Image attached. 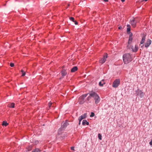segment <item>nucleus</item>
<instances>
[{"mask_svg":"<svg viewBox=\"0 0 152 152\" xmlns=\"http://www.w3.org/2000/svg\"><path fill=\"white\" fill-rule=\"evenodd\" d=\"M104 0V1L105 2H107L108 1V0Z\"/></svg>","mask_w":152,"mask_h":152,"instance_id":"41","label":"nucleus"},{"mask_svg":"<svg viewBox=\"0 0 152 152\" xmlns=\"http://www.w3.org/2000/svg\"><path fill=\"white\" fill-rule=\"evenodd\" d=\"M79 121V125H80V124L81 121H80V120H78Z\"/></svg>","mask_w":152,"mask_h":152,"instance_id":"36","label":"nucleus"},{"mask_svg":"<svg viewBox=\"0 0 152 152\" xmlns=\"http://www.w3.org/2000/svg\"><path fill=\"white\" fill-rule=\"evenodd\" d=\"M107 54L106 53L104 56L103 57L99 60V62L101 64H103L104 63L107 58Z\"/></svg>","mask_w":152,"mask_h":152,"instance_id":"6","label":"nucleus"},{"mask_svg":"<svg viewBox=\"0 0 152 152\" xmlns=\"http://www.w3.org/2000/svg\"><path fill=\"white\" fill-rule=\"evenodd\" d=\"M118 28L119 29H120L122 28V27L121 26H120L118 27Z\"/></svg>","mask_w":152,"mask_h":152,"instance_id":"37","label":"nucleus"},{"mask_svg":"<svg viewBox=\"0 0 152 152\" xmlns=\"http://www.w3.org/2000/svg\"><path fill=\"white\" fill-rule=\"evenodd\" d=\"M77 70V66H74L71 70V72H75Z\"/></svg>","mask_w":152,"mask_h":152,"instance_id":"16","label":"nucleus"},{"mask_svg":"<svg viewBox=\"0 0 152 152\" xmlns=\"http://www.w3.org/2000/svg\"><path fill=\"white\" fill-rule=\"evenodd\" d=\"M40 150L38 148H36L32 152H40ZM43 152H45L44 151Z\"/></svg>","mask_w":152,"mask_h":152,"instance_id":"20","label":"nucleus"},{"mask_svg":"<svg viewBox=\"0 0 152 152\" xmlns=\"http://www.w3.org/2000/svg\"><path fill=\"white\" fill-rule=\"evenodd\" d=\"M105 83L104 80H102L99 83V85L100 86H103V85L105 84Z\"/></svg>","mask_w":152,"mask_h":152,"instance_id":"13","label":"nucleus"},{"mask_svg":"<svg viewBox=\"0 0 152 152\" xmlns=\"http://www.w3.org/2000/svg\"><path fill=\"white\" fill-rule=\"evenodd\" d=\"M21 72L22 73L23 72H24V71L22 69L21 70Z\"/></svg>","mask_w":152,"mask_h":152,"instance_id":"38","label":"nucleus"},{"mask_svg":"<svg viewBox=\"0 0 152 152\" xmlns=\"http://www.w3.org/2000/svg\"><path fill=\"white\" fill-rule=\"evenodd\" d=\"M137 95L140 96L141 98L144 96V94L141 90H137L136 91Z\"/></svg>","mask_w":152,"mask_h":152,"instance_id":"7","label":"nucleus"},{"mask_svg":"<svg viewBox=\"0 0 152 152\" xmlns=\"http://www.w3.org/2000/svg\"><path fill=\"white\" fill-rule=\"evenodd\" d=\"M137 21L134 18H132L130 20V23L133 28H135L136 26Z\"/></svg>","mask_w":152,"mask_h":152,"instance_id":"5","label":"nucleus"},{"mask_svg":"<svg viewBox=\"0 0 152 152\" xmlns=\"http://www.w3.org/2000/svg\"><path fill=\"white\" fill-rule=\"evenodd\" d=\"M87 94H85L80 96L78 102L80 104H83L85 102L84 99L86 97Z\"/></svg>","mask_w":152,"mask_h":152,"instance_id":"3","label":"nucleus"},{"mask_svg":"<svg viewBox=\"0 0 152 152\" xmlns=\"http://www.w3.org/2000/svg\"><path fill=\"white\" fill-rule=\"evenodd\" d=\"M123 61L126 64H127L132 60L131 56L129 53L125 54L123 56Z\"/></svg>","mask_w":152,"mask_h":152,"instance_id":"1","label":"nucleus"},{"mask_svg":"<svg viewBox=\"0 0 152 152\" xmlns=\"http://www.w3.org/2000/svg\"><path fill=\"white\" fill-rule=\"evenodd\" d=\"M61 75L62 76L64 77L65 76L67 73L65 70H62L61 72Z\"/></svg>","mask_w":152,"mask_h":152,"instance_id":"18","label":"nucleus"},{"mask_svg":"<svg viewBox=\"0 0 152 152\" xmlns=\"http://www.w3.org/2000/svg\"><path fill=\"white\" fill-rule=\"evenodd\" d=\"M130 31V27H128L127 28V31Z\"/></svg>","mask_w":152,"mask_h":152,"instance_id":"29","label":"nucleus"},{"mask_svg":"<svg viewBox=\"0 0 152 152\" xmlns=\"http://www.w3.org/2000/svg\"><path fill=\"white\" fill-rule=\"evenodd\" d=\"M68 125L69 124L66 121L64 122H63L61 124V128L59 129L58 130V133L59 134H60V132L61 131V130L66 128Z\"/></svg>","mask_w":152,"mask_h":152,"instance_id":"2","label":"nucleus"},{"mask_svg":"<svg viewBox=\"0 0 152 152\" xmlns=\"http://www.w3.org/2000/svg\"><path fill=\"white\" fill-rule=\"evenodd\" d=\"M8 107H10L14 108L15 107V104L14 103H11L8 104Z\"/></svg>","mask_w":152,"mask_h":152,"instance_id":"15","label":"nucleus"},{"mask_svg":"<svg viewBox=\"0 0 152 152\" xmlns=\"http://www.w3.org/2000/svg\"><path fill=\"white\" fill-rule=\"evenodd\" d=\"M145 39V36H143V37H142L141 40L140 42V44H142L144 43Z\"/></svg>","mask_w":152,"mask_h":152,"instance_id":"17","label":"nucleus"},{"mask_svg":"<svg viewBox=\"0 0 152 152\" xmlns=\"http://www.w3.org/2000/svg\"><path fill=\"white\" fill-rule=\"evenodd\" d=\"M122 2H124L125 1V0H121Z\"/></svg>","mask_w":152,"mask_h":152,"instance_id":"40","label":"nucleus"},{"mask_svg":"<svg viewBox=\"0 0 152 152\" xmlns=\"http://www.w3.org/2000/svg\"><path fill=\"white\" fill-rule=\"evenodd\" d=\"M132 33L131 34H130V36L129 38V41H132Z\"/></svg>","mask_w":152,"mask_h":152,"instance_id":"22","label":"nucleus"},{"mask_svg":"<svg viewBox=\"0 0 152 152\" xmlns=\"http://www.w3.org/2000/svg\"><path fill=\"white\" fill-rule=\"evenodd\" d=\"M98 137L99 139V140H102V135L100 134H98Z\"/></svg>","mask_w":152,"mask_h":152,"instance_id":"23","label":"nucleus"},{"mask_svg":"<svg viewBox=\"0 0 152 152\" xmlns=\"http://www.w3.org/2000/svg\"><path fill=\"white\" fill-rule=\"evenodd\" d=\"M90 96L94 98V99L98 96V94L95 92H91L90 93Z\"/></svg>","mask_w":152,"mask_h":152,"instance_id":"8","label":"nucleus"},{"mask_svg":"<svg viewBox=\"0 0 152 152\" xmlns=\"http://www.w3.org/2000/svg\"><path fill=\"white\" fill-rule=\"evenodd\" d=\"M140 1L141 2H142V1H148V0H140Z\"/></svg>","mask_w":152,"mask_h":152,"instance_id":"32","label":"nucleus"},{"mask_svg":"<svg viewBox=\"0 0 152 152\" xmlns=\"http://www.w3.org/2000/svg\"><path fill=\"white\" fill-rule=\"evenodd\" d=\"M2 125L3 126H6L8 125V124L7 123V121H3Z\"/></svg>","mask_w":152,"mask_h":152,"instance_id":"19","label":"nucleus"},{"mask_svg":"<svg viewBox=\"0 0 152 152\" xmlns=\"http://www.w3.org/2000/svg\"><path fill=\"white\" fill-rule=\"evenodd\" d=\"M132 41H129V40L128 42V45H127V47L128 48L130 49V47L131 46H129V45L131 43Z\"/></svg>","mask_w":152,"mask_h":152,"instance_id":"21","label":"nucleus"},{"mask_svg":"<svg viewBox=\"0 0 152 152\" xmlns=\"http://www.w3.org/2000/svg\"><path fill=\"white\" fill-rule=\"evenodd\" d=\"M91 96H88L87 98V99H88V100H89L91 99Z\"/></svg>","mask_w":152,"mask_h":152,"instance_id":"30","label":"nucleus"},{"mask_svg":"<svg viewBox=\"0 0 152 152\" xmlns=\"http://www.w3.org/2000/svg\"><path fill=\"white\" fill-rule=\"evenodd\" d=\"M94 100H95V103L96 104H98L99 102L100 101V97L98 96H97L96 98H95L94 99Z\"/></svg>","mask_w":152,"mask_h":152,"instance_id":"12","label":"nucleus"},{"mask_svg":"<svg viewBox=\"0 0 152 152\" xmlns=\"http://www.w3.org/2000/svg\"><path fill=\"white\" fill-rule=\"evenodd\" d=\"M120 80L119 79L115 80L113 82L112 86L113 88H116L118 87L120 84Z\"/></svg>","mask_w":152,"mask_h":152,"instance_id":"4","label":"nucleus"},{"mask_svg":"<svg viewBox=\"0 0 152 152\" xmlns=\"http://www.w3.org/2000/svg\"><path fill=\"white\" fill-rule=\"evenodd\" d=\"M69 19L71 20H72V21L74 22V18L73 17H70L69 18Z\"/></svg>","mask_w":152,"mask_h":152,"instance_id":"25","label":"nucleus"},{"mask_svg":"<svg viewBox=\"0 0 152 152\" xmlns=\"http://www.w3.org/2000/svg\"><path fill=\"white\" fill-rule=\"evenodd\" d=\"M143 46L144 45H142V46H141V48L142 49L143 47Z\"/></svg>","mask_w":152,"mask_h":152,"instance_id":"39","label":"nucleus"},{"mask_svg":"<svg viewBox=\"0 0 152 152\" xmlns=\"http://www.w3.org/2000/svg\"><path fill=\"white\" fill-rule=\"evenodd\" d=\"M95 115L94 113L93 112L91 113V114L90 115L91 117H94Z\"/></svg>","mask_w":152,"mask_h":152,"instance_id":"24","label":"nucleus"},{"mask_svg":"<svg viewBox=\"0 0 152 152\" xmlns=\"http://www.w3.org/2000/svg\"><path fill=\"white\" fill-rule=\"evenodd\" d=\"M151 41L149 39H148L145 44V46L146 48H148L151 45Z\"/></svg>","mask_w":152,"mask_h":152,"instance_id":"11","label":"nucleus"},{"mask_svg":"<svg viewBox=\"0 0 152 152\" xmlns=\"http://www.w3.org/2000/svg\"><path fill=\"white\" fill-rule=\"evenodd\" d=\"M149 144L150 145H152V140H151V141L149 142Z\"/></svg>","mask_w":152,"mask_h":152,"instance_id":"33","label":"nucleus"},{"mask_svg":"<svg viewBox=\"0 0 152 152\" xmlns=\"http://www.w3.org/2000/svg\"><path fill=\"white\" fill-rule=\"evenodd\" d=\"M74 22H75V25H77L78 23L76 21H74Z\"/></svg>","mask_w":152,"mask_h":152,"instance_id":"34","label":"nucleus"},{"mask_svg":"<svg viewBox=\"0 0 152 152\" xmlns=\"http://www.w3.org/2000/svg\"><path fill=\"white\" fill-rule=\"evenodd\" d=\"M89 123L86 120H84L82 122V124L83 125H84L86 124L87 125H89Z\"/></svg>","mask_w":152,"mask_h":152,"instance_id":"14","label":"nucleus"},{"mask_svg":"<svg viewBox=\"0 0 152 152\" xmlns=\"http://www.w3.org/2000/svg\"><path fill=\"white\" fill-rule=\"evenodd\" d=\"M87 116V113H85L83 114L80 116L78 118V120L80 121H82L83 119L86 118Z\"/></svg>","mask_w":152,"mask_h":152,"instance_id":"9","label":"nucleus"},{"mask_svg":"<svg viewBox=\"0 0 152 152\" xmlns=\"http://www.w3.org/2000/svg\"><path fill=\"white\" fill-rule=\"evenodd\" d=\"M127 28L128 27H130V25H129V24H128L127 25Z\"/></svg>","mask_w":152,"mask_h":152,"instance_id":"35","label":"nucleus"},{"mask_svg":"<svg viewBox=\"0 0 152 152\" xmlns=\"http://www.w3.org/2000/svg\"><path fill=\"white\" fill-rule=\"evenodd\" d=\"M130 48L132 49L133 51L136 52L138 49V47L137 45H135L134 47L132 46Z\"/></svg>","mask_w":152,"mask_h":152,"instance_id":"10","label":"nucleus"},{"mask_svg":"<svg viewBox=\"0 0 152 152\" xmlns=\"http://www.w3.org/2000/svg\"><path fill=\"white\" fill-rule=\"evenodd\" d=\"M10 65L11 67H13L14 66V64L13 63H11Z\"/></svg>","mask_w":152,"mask_h":152,"instance_id":"27","label":"nucleus"},{"mask_svg":"<svg viewBox=\"0 0 152 152\" xmlns=\"http://www.w3.org/2000/svg\"><path fill=\"white\" fill-rule=\"evenodd\" d=\"M71 149L72 150H74V147H72L71 148Z\"/></svg>","mask_w":152,"mask_h":152,"instance_id":"31","label":"nucleus"},{"mask_svg":"<svg viewBox=\"0 0 152 152\" xmlns=\"http://www.w3.org/2000/svg\"><path fill=\"white\" fill-rule=\"evenodd\" d=\"M52 103L51 102H49L48 103V106L50 107V106L51 105Z\"/></svg>","mask_w":152,"mask_h":152,"instance_id":"26","label":"nucleus"},{"mask_svg":"<svg viewBox=\"0 0 152 152\" xmlns=\"http://www.w3.org/2000/svg\"><path fill=\"white\" fill-rule=\"evenodd\" d=\"M25 75H26V72H23L22 73V76H24Z\"/></svg>","mask_w":152,"mask_h":152,"instance_id":"28","label":"nucleus"}]
</instances>
